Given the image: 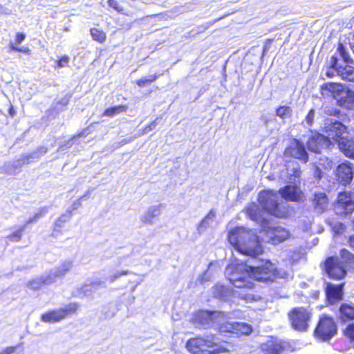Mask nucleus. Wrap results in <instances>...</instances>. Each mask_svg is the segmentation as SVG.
<instances>
[{
  "label": "nucleus",
  "mask_w": 354,
  "mask_h": 354,
  "mask_svg": "<svg viewBox=\"0 0 354 354\" xmlns=\"http://www.w3.org/2000/svg\"><path fill=\"white\" fill-rule=\"evenodd\" d=\"M284 272L276 268L275 266L269 260L261 261L257 266H248L241 262L240 263H232L227 266L225 274L230 282L239 290L250 292L248 289H252L254 283L252 279L258 281H273L277 278H283Z\"/></svg>",
  "instance_id": "nucleus-1"
},
{
  "label": "nucleus",
  "mask_w": 354,
  "mask_h": 354,
  "mask_svg": "<svg viewBox=\"0 0 354 354\" xmlns=\"http://www.w3.org/2000/svg\"><path fill=\"white\" fill-rule=\"evenodd\" d=\"M228 241L241 254L256 257L263 252L259 236L243 227H237L228 233Z\"/></svg>",
  "instance_id": "nucleus-2"
},
{
  "label": "nucleus",
  "mask_w": 354,
  "mask_h": 354,
  "mask_svg": "<svg viewBox=\"0 0 354 354\" xmlns=\"http://www.w3.org/2000/svg\"><path fill=\"white\" fill-rule=\"evenodd\" d=\"M246 213L251 220L260 224L259 233L263 236L262 238L263 241L277 245L289 237L290 233L286 229L281 226L273 225L268 220L262 218L255 205L248 207Z\"/></svg>",
  "instance_id": "nucleus-3"
},
{
  "label": "nucleus",
  "mask_w": 354,
  "mask_h": 354,
  "mask_svg": "<svg viewBox=\"0 0 354 354\" xmlns=\"http://www.w3.org/2000/svg\"><path fill=\"white\" fill-rule=\"evenodd\" d=\"M325 272L333 279L340 280L347 274V268L354 269V255L346 249L340 251V258L330 257L324 264Z\"/></svg>",
  "instance_id": "nucleus-4"
},
{
  "label": "nucleus",
  "mask_w": 354,
  "mask_h": 354,
  "mask_svg": "<svg viewBox=\"0 0 354 354\" xmlns=\"http://www.w3.org/2000/svg\"><path fill=\"white\" fill-rule=\"evenodd\" d=\"M186 348L193 354H216L226 351L212 335L192 338L187 341Z\"/></svg>",
  "instance_id": "nucleus-5"
},
{
  "label": "nucleus",
  "mask_w": 354,
  "mask_h": 354,
  "mask_svg": "<svg viewBox=\"0 0 354 354\" xmlns=\"http://www.w3.org/2000/svg\"><path fill=\"white\" fill-rule=\"evenodd\" d=\"M214 297L223 301H232V299H240L246 303L259 301L261 297L245 290H234L222 284H216L212 290Z\"/></svg>",
  "instance_id": "nucleus-6"
},
{
  "label": "nucleus",
  "mask_w": 354,
  "mask_h": 354,
  "mask_svg": "<svg viewBox=\"0 0 354 354\" xmlns=\"http://www.w3.org/2000/svg\"><path fill=\"white\" fill-rule=\"evenodd\" d=\"M259 202L270 215L278 218L285 216V212L279 206V196L277 192L271 190L261 192L259 195Z\"/></svg>",
  "instance_id": "nucleus-7"
},
{
  "label": "nucleus",
  "mask_w": 354,
  "mask_h": 354,
  "mask_svg": "<svg viewBox=\"0 0 354 354\" xmlns=\"http://www.w3.org/2000/svg\"><path fill=\"white\" fill-rule=\"evenodd\" d=\"M79 308L77 303H70L59 309L49 310L41 316V321L44 323L55 324L65 319L69 315L75 313Z\"/></svg>",
  "instance_id": "nucleus-8"
},
{
  "label": "nucleus",
  "mask_w": 354,
  "mask_h": 354,
  "mask_svg": "<svg viewBox=\"0 0 354 354\" xmlns=\"http://www.w3.org/2000/svg\"><path fill=\"white\" fill-rule=\"evenodd\" d=\"M292 327L298 331H306L311 318L307 309L300 307L293 308L288 314Z\"/></svg>",
  "instance_id": "nucleus-9"
},
{
  "label": "nucleus",
  "mask_w": 354,
  "mask_h": 354,
  "mask_svg": "<svg viewBox=\"0 0 354 354\" xmlns=\"http://www.w3.org/2000/svg\"><path fill=\"white\" fill-rule=\"evenodd\" d=\"M337 333V325L334 319L328 316H322L315 330L316 337L322 341H327Z\"/></svg>",
  "instance_id": "nucleus-10"
},
{
  "label": "nucleus",
  "mask_w": 354,
  "mask_h": 354,
  "mask_svg": "<svg viewBox=\"0 0 354 354\" xmlns=\"http://www.w3.org/2000/svg\"><path fill=\"white\" fill-rule=\"evenodd\" d=\"M334 209L340 216L351 214L354 211V188L352 192L339 194Z\"/></svg>",
  "instance_id": "nucleus-11"
},
{
  "label": "nucleus",
  "mask_w": 354,
  "mask_h": 354,
  "mask_svg": "<svg viewBox=\"0 0 354 354\" xmlns=\"http://www.w3.org/2000/svg\"><path fill=\"white\" fill-rule=\"evenodd\" d=\"M223 316V313L220 311L199 310L194 315L196 324L201 326H214L220 323V317Z\"/></svg>",
  "instance_id": "nucleus-12"
},
{
  "label": "nucleus",
  "mask_w": 354,
  "mask_h": 354,
  "mask_svg": "<svg viewBox=\"0 0 354 354\" xmlns=\"http://www.w3.org/2000/svg\"><path fill=\"white\" fill-rule=\"evenodd\" d=\"M48 212V207H44L38 210V212L32 216L30 217L28 220L26 221L24 226L20 227L19 230L12 232L10 235L8 236V239L14 242H18L21 240L22 236V234L24 231L26 226L28 224L36 223L40 218L44 216Z\"/></svg>",
  "instance_id": "nucleus-13"
},
{
  "label": "nucleus",
  "mask_w": 354,
  "mask_h": 354,
  "mask_svg": "<svg viewBox=\"0 0 354 354\" xmlns=\"http://www.w3.org/2000/svg\"><path fill=\"white\" fill-rule=\"evenodd\" d=\"M281 197L291 201H299L302 197V192L297 185H286L279 190Z\"/></svg>",
  "instance_id": "nucleus-14"
},
{
  "label": "nucleus",
  "mask_w": 354,
  "mask_h": 354,
  "mask_svg": "<svg viewBox=\"0 0 354 354\" xmlns=\"http://www.w3.org/2000/svg\"><path fill=\"white\" fill-rule=\"evenodd\" d=\"M344 284L335 285L326 283V295L330 304H334L342 298Z\"/></svg>",
  "instance_id": "nucleus-15"
},
{
  "label": "nucleus",
  "mask_w": 354,
  "mask_h": 354,
  "mask_svg": "<svg viewBox=\"0 0 354 354\" xmlns=\"http://www.w3.org/2000/svg\"><path fill=\"white\" fill-rule=\"evenodd\" d=\"M261 351L265 354H280L285 348V342L279 339H270L266 343L262 344Z\"/></svg>",
  "instance_id": "nucleus-16"
},
{
  "label": "nucleus",
  "mask_w": 354,
  "mask_h": 354,
  "mask_svg": "<svg viewBox=\"0 0 354 354\" xmlns=\"http://www.w3.org/2000/svg\"><path fill=\"white\" fill-rule=\"evenodd\" d=\"M336 176L342 185L349 184L353 177L351 167L346 163L339 165L336 169Z\"/></svg>",
  "instance_id": "nucleus-17"
},
{
  "label": "nucleus",
  "mask_w": 354,
  "mask_h": 354,
  "mask_svg": "<svg viewBox=\"0 0 354 354\" xmlns=\"http://www.w3.org/2000/svg\"><path fill=\"white\" fill-rule=\"evenodd\" d=\"M311 201L314 207L319 212H323L328 206V197L324 191L315 190Z\"/></svg>",
  "instance_id": "nucleus-18"
},
{
  "label": "nucleus",
  "mask_w": 354,
  "mask_h": 354,
  "mask_svg": "<svg viewBox=\"0 0 354 354\" xmlns=\"http://www.w3.org/2000/svg\"><path fill=\"white\" fill-rule=\"evenodd\" d=\"M163 204L153 205L150 206L145 213L141 216V221L143 223L151 225L153 223V219L159 216L162 213Z\"/></svg>",
  "instance_id": "nucleus-19"
},
{
  "label": "nucleus",
  "mask_w": 354,
  "mask_h": 354,
  "mask_svg": "<svg viewBox=\"0 0 354 354\" xmlns=\"http://www.w3.org/2000/svg\"><path fill=\"white\" fill-rule=\"evenodd\" d=\"M329 141L328 138L323 135L318 134L311 136L307 142V147L308 150L315 153H319L322 149V145L326 144Z\"/></svg>",
  "instance_id": "nucleus-20"
},
{
  "label": "nucleus",
  "mask_w": 354,
  "mask_h": 354,
  "mask_svg": "<svg viewBox=\"0 0 354 354\" xmlns=\"http://www.w3.org/2000/svg\"><path fill=\"white\" fill-rule=\"evenodd\" d=\"M285 155H308L304 144L297 138H292L285 149Z\"/></svg>",
  "instance_id": "nucleus-21"
},
{
  "label": "nucleus",
  "mask_w": 354,
  "mask_h": 354,
  "mask_svg": "<svg viewBox=\"0 0 354 354\" xmlns=\"http://www.w3.org/2000/svg\"><path fill=\"white\" fill-rule=\"evenodd\" d=\"M73 267V261L67 260L64 261L58 267L53 270H51L48 273V275H51L53 279V283L59 278L63 277L67 274Z\"/></svg>",
  "instance_id": "nucleus-22"
},
{
  "label": "nucleus",
  "mask_w": 354,
  "mask_h": 354,
  "mask_svg": "<svg viewBox=\"0 0 354 354\" xmlns=\"http://www.w3.org/2000/svg\"><path fill=\"white\" fill-rule=\"evenodd\" d=\"M25 163L24 158L19 159L12 162L6 163L1 168V172L8 175H15L21 171L22 165Z\"/></svg>",
  "instance_id": "nucleus-23"
},
{
  "label": "nucleus",
  "mask_w": 354,
  "mask_h": 354,
  "mask_svg": "<svg viewBox=\"0 0 354 354\" xmlns=\"http://www.w3.org/2000/svg\"><path fill=\"white\" fill-rule=\"evenodd\" d=\"M26 38V35L24 32H18L15 35V43L10 42L8 45L9 50L10 52L23 53L26 55H30L31 50L28 47H17L16 44H21Z\"/></svg>",
  "instance_id": "nucleus-24"
},
{
  "label": "nucleus",
  "mask_w": 354,
  "mask_h": 354,
  "mask_svg": "<svg viewBox=\"0 0 354 354\" xmlns=\"http://www.w3.org/2000/svg\"><path fill=\"white\" fill-rule=\"evenodd\" d=\"M53 283V279L51 275H43L40 277H37L28 283V287L33 290H39L44 285H48Z\"/></svg>",
  "instance_id": "nucleus-25"
},
{
  "label": "nucleus",
  "mask_w": 354,
  "mask_h": 354,
  "mask_svg": "<svg viewBox=\"0 0 354 354\" xmlns=\"http://www.w3.org/2000/svg\"><path fill=\"white\" fill-rule=\"evenodd\" d=\"M337 145L340 151L344 155H354V140L344 137L337 140Z\"/></svg>",
  "instance_id": "nucleus-26"
},
{
  "label": "nucleus",
  "mask_w": 354,
  "mask_h": 354,
  "mask_svg": "<svg viewBox=\"0 0 354 354\" xmlns=\"http://www.w3.org/2000/svg\"><path fill=\"white\" fill-rule=\"evenodd\" d=\"M72 216L71 211L66 210L60 217L57 218L55 222L54 230L52 232L53 237H58L61 234V230L64 226V224L68 221Z\"/></svg>",
  "instance_id": "nucleus-27"
},
{
  "label": "nucleus",
  "mask_w": 354,
  "mask_h": 354,
  "mask_svg": "<svg viewBox=\"0 0 354 354\" xmlns=\"http://www.w3.org/2000/svg\"><path fill=\"white\" fill-rule=\"evenodd\" d=\"M330 131L333 132V137L334 140L337 142V140L344 138L343 134L346 133L347 127L339 121H335L330 124Z\"/></svg>",
  "instance_id": "nucleus-28"
},
{
  "label": "nucleus",
  "mask_w": 354,
  "mask_h": 354,
  "mask_svg": "<svg viewBox=\"0 0 354 354\" xmlns=\"http://www.w3.org/2000/svg\"><path fill=\"white\" fill-rule=\"evenodd\" d=\"M104 283L96 279L93 281H87L82 287L81 292L86 297L91 296L100 286H104Z\"/></svg>",
  "instance_id": "nucleus-29"
},
{
  "label": "nucleus",
  "mask_w": 354,
  "mask_h": 354,
  "mask_svg": "<svg viewBox=\"0 0 354 354\" xmlns=\"http://www.w3.org/2000/svg\"><path fill=\"white\" fill-rule=\"evenodd\" d=\"M339 319L342 322L354 319V306L343 304L339 307Z\"/></svg>",
  "instance_id": "nucleus-30"
},
{
  "label": "nucleus",
  "mask_w": 354,
  "mask_h": 354,
  "mask_svg": "<svg viewBox=\"0 0 354 354\" xmlns=\"http://www.w3.org/2000/svg\"><path fill=\"white\" fill-rule=\"evenodd\" d=\"M215 218V211H214L213 209L210 210L209 213L205 216V217L199 223L197 228L198 232L200 234L203 233L208 227H209L212 225Z\"/></svg>",
  "instance_id": "nucleus-31"
},
{
  "label": "nucleus",
  "mask_w": 354,
  "mask_h": 354,
  "mask_svg": "<svg viewBox=\"0 0 354 354\" xmlns=\"http://www.w3.org/2000/svg\"><path fill=\"white\" fill-rule=\"evenodd\" d=\"M128 106L126 104H119L118 106H111L106 109L102 113V115L107 117H113L127 111Z\"/></svg>",
  "instance_id": "nucleus-32"
},
{
  "label": "nucleus",
  "mask_w": 354,
  "mask_h": 354,
  "mask_svg": "<svg viewBox=\"0 0 354 354\" xmlns=\"http://www.w3.org/2000/svg\"><path fill=\"white\" fill-rule=\"evenodd\" d=\"M253 331L252 326L247 323L235 322L234 333L236 335H248Z\"/></svg>",
  "instance_id": "nucleus-33"
},
{
  "label": "nucleus",
  "mask_w": 354,
  "mask_h": 354,
  "mask_svg": "<svg viewBox=\"0 0 354 354\" xmlns=\"http://www.w3.org/2000/svg\"><path fill=\"white\" fill-rule=\"evenodd\" d=\"M337 73L342 79L349 82H354V68L351 66H345L337 69Z\"/></svg>",
  "instance_id": "nucleus-34"
},
{
  "label": "nucleus",
  "mask_w": 354,
  "mask_h": 354,
  "mask_svg": "<svg viewBox=\"0 0 354 354\" xmlns=\"http://www.w3.org/2000/svg\"><path fill=\"white\" fill-rule=\"evenodd\" d=\"M225 315L223 313V316L220 317V323L215 324L219 325V331L221 333H234L235 330V322H222L224 320Z\"/></svg>",
  "instance_id": "nucleus-35"
},
{
  "label": "nucleus",
  "mask_w": 354,
  "mask_h": 354,
  "mask_svg": "<svg viewBox=\"0 0 354 354\" xmlns=\"http://www.w3.org/2000/svg\"><path fill=\"white\" fill-rule=\"evenodd\" d=\"M90 34L94 41L100 44L104 43L106 39V35L102 30L91 28L90 29Z\"/></svg>",
  "instance_id": "nucleus-36"
},
{
  "label": "nucleus",
  "mask_w": 354,
  "mask_h": 354,
  "mask_svg": "<svg viewBox=\"0 0 354 354\" xmlns=\"http://www.w3.org/2000/svg\"><path fill=\"white\" fill-rule=\"evenodd\" d=\"M160 75L158 74H153L149 75L148 77H142L136 81V84L139 87H145L151 83L155 82L158 77Z\"/></svg>",
  "instance_id": "nucleus-37"
},
{
  "label": "nucleus",
  "mask_w": 354,
  "mask_h": 354,
  "mask_svg": "<svg viewBox=\"0 0 354 354\" xmlns=\"http://www.w3.org/2000/svg\"><path fill=\"white\" fill-rule=\"evenodd\" d=\"M290 162H288L290 164ZM290 165H288L286 169V174L288 175V180H285L288 183H296L297 178H299L300 171L297 168L294 167L293 171H290L289 167Z\"/></svg>",
  "instance_id": "nucleus-38"
},
{
  "label": "nucleus",
  "mask_w": 354,
  "mask_h": 354,
  "mask_svg": "<svg viewBox=\"0 0 354 354\" xmlns=\"http://www.w3.org/2000/svg\"><path fill=\"white\" fill-rule=\"evenodd\" d=\"M291 113V109L288 106H280L276 109V115L281 118H285Z\"/></svg>",
  "instance_id": "nucleus-39"
},
{
  "label": "nucleus",
  "mask_w": 354,
  "mask_h": 354,
  "mask_svg": "<svg viewBox=\"0 0 354 354\" xmlns=\"http://www.w3.org/2000/svg\"><path fill=\"white\" fill-rule=\"evenodd\" d=\"M131 272L129 270H118L113 274H110L109 277V280L110 282H114L115 280H117L118 278H120L122 276L127 275L129 274H131Z\"/></svg>",
  "instance_id": "nucleus-40"
},
{
  "label": "nucleus",
  "mask_w": 354,
  "mask_h": 354,
  "mask_svg": "<svg viewBox=\"0 0 354 354\" xmlns=\"http://www.w3.org/2000/svg\"><path fill=\"white\" fill-rule=\"evenodd\" d=\"M70 61V58L68 55H63L56 61L57 68H62L68 66Z\"/></svg>",
  "instance_id": "nucleus-41"
},
{
  "label": "nucleus",
  "mask_w": 354,
  "mask_h": 354,
  "mask_svg": "<svg viewBox=\"0 0 354 354\" xmlns=\"http://www.w3.org/2000/svg\"><path fill=\"white\" fill-rule=\"evenodd\" d=\"M108 5L119 13L123 12V8L117 0H107Z\"/></svg>",
  "instance_id": "nucleus-42"
},
{
  "label": "nucleus",
  "mask_w": 354,
  "mask_h": 354,
  "mask_svg": "<svg viewBox=\"0 0 354 354\" xmlns=\"http://www.w3.org/2000/svg\"><path fill=\"white\" fill-rule=\"evenodd\" d=\"M337 50H338L339 54L341 55L342 57L344 59V62H349V55L342 44H339Z\"/></svg>",
  "instance_id": "nucleus-43"
},
{
  "label": "nucleus",
  "mask_w": 354,
  "mask_h": 354,
  "mask_svg": "<svg viewBox=\"0 0 354 354\" xmlns=\"http://www.w3.org/2000/svg\"><path fill=\"white\" fill-rule=\"evenodd\" d=\"M344 335L348 337L351 341H354V324H349L346 328Z\"/></svg>",
  "instance_id": "nucleus-44"
},
{
  "label": "nucleus",
  "mask_w": 354,
  "mask_h": 354,
  "mask_svg": "<svg viewBox=\"0 0 354 354\" xmlns=\"http://www.w3.org/2000/svg\"><path fill=\"white\" fill-rule=\"evenodd\" d=\"M19 346V345L6 347L0 352V354H12L17 351Z\"/></svg>",
  "instance_id": "nucleus-45"
},
{
  "label": "nucleus",
  "mask_w": 354,
  "mask_h": 354,
  "mask_svg": "<svg viewBox=\"0 0 354 354\" xmlns=\"http://www.w3.org/2000/svg\"><path fill=\"white\" fill-rule=\"evenodd\" d=\"M330 68L335 70L337 72V69L340 68L341 66H337V57L335 55H333L330 60Z\"/></svg>",
  "instance_id": "nucleus-46"
},
{
  "label": "nucleus",
  "mask_w": 354,
  "mask_h": 354,
  "mask_svg": "<svg viewBox=\"0 0 354 354\" xmlns=\"http://www.w3.org/2000/svg\"><path fill=\"white\" fill-rule=\"evenodd\" d=\"M211 278V275L209 274L208 270H206L202 276H201L198 280L200 281L201 284L204 283L206 281H208Z\"/></svg>",
  "instance_id": "nucleus-47"
},
{
  "label": "nucleus",
  "mask_w": 354,
  "mask_h": 354,
  "mask_svg": "<svg viewBox=\"0 0 354 354\" xmlns=\"http://www.w3.org/2000/svg\"><path fill=\"white\" fill-rule=\"evenodd\" d=\"M314 115H315L314 110L313 109H310L308 111V114H307V115L306 117V121H307V122H308V124L309 125H311L313 124V122Z\"/></svg>",
  "instance_id": "nucleus-48"
},
{
  "label": "nucleus",
  "mask_w": 354,
  "mask_h": 354,
  "mask_svg": "<svg viewBox=\"0 0 354 354\" xmlns=\"http://www.w3.org/2000/svg\"><path fill=\"white\" fill-rule=\"evenodd\" d=\"M273 41H274L273 39H267L265 41L264 45L263 47V53H266L268 52V50H270V44L272 43Z\"/></svg>",
  "instance_id": "nucleus-49"
},
{
  "label": "nucleus",
  "mask_w": 354,
  "mask_h": 354,
  "mask_svg": "<svg viewBox=\"0 0 354 354\" xmlns=\"http://www.w3.org/2000/svg\"><path fill=\"white\" fill-rule=\"evenodd\" d=\"M82 205L81 200L78 198L77 200L75 201L72 205L67 209L69 211H71V212L77 208H79Z\"/></svg>",
  "instance_id": "nucleus-50"
},
{
  "label": "nucleus",
  "mask_w": 354,
  "mask_h": 354,
  "mask_svg": "<svg viewBox=\"0 0 354 354\" xmlns=\"http://www.w3.org/2000/svg\"><path fill=\"white\" fill-rule=\"evenodd\" d=\"M314 175L317 179H321L322 177V171L317 166L314 167Z\"/></svg>",
  "instance_id": "nucleus-51"
},
{
  "label": "nucleus",
  "mask_w": 354,
  "mask_h": 354,
  "mask_svg": "<svg viewBox=\"0 0 354 354\" xmlns=\"http://www.w3.org/2000/svg\"><path fill=\"white\" fill-rule=\"evenodd\" d=\"M142 279H139V280H133V281L129 280V283H134V286H132V288H131V294H133V292L135 291V290H136V287H137L139 284H140V283H142Z\"/></svg>",
  "instance_id": "nucleus-52"
},
{
  "label": "nucleus",
  "mask_w": 354,
  "mask_h": 354,
  "mask_svg": "<svg viewBox=\"0 0 354 354\" xmlns=\"http://www.w3.org/2000/svg\"><path fill=\"white\" fill-rule=\"evenodd\" d=\"M156 124H157V122H156V120H154V121L151 122L150 124H149L148 125H147L145 127L144 130L145 131H149L153 130L156 127Z\"/></svg>",
  "instance_id": "nucleus-53"
},
{
  "label": "nucleus",
  "mask_w": 354,
  "mask_h": 354,
  "mask_svg": "<svg viewBox=\"0 0 354 354\" xmlns=\"http://www.w3.org/2000/svg\"><path fill=\"white\" fill-rule=\"evenodd\" d=\"M86 135V129H84L82 131L78 132L76 134L73 135V137L71 138V140L78 139V138H81L82 136H85Z\"/></svg>",
  "instance_id": "nucleus-54"
},
{
  "label": "nucleus",
  "mask_w": 354,
  "mask_h": 354,
  "mask_svg": "<svg viewBox=\"0 0 354 354\" xmlns=\"http://www.w3.org/2000/svg\"><path fill=\"white\" fill-rule=\"evenodd\" d=\"M134 301H135V297L133 296V294H130L127 297V299L126 301V304L131 305L132 304L134 303Z\"/></svg>",
  "instance_id": "nucleus-55"
},
{
  "label": "nucleus",
  "mask_w": 354,
  "mask_h": 354,
  "mask_svg": "<svg viewBox=\"0 0 354 354\" xmlns=\"http://www.w3.org/2000/svg\"><path fill=\"white\" fill-rule=\"evenodd\" d=\"M325 85H326V88H327L328 91H333L335 88V87L337 86V84L333 83V82H328V83H326Z\"/></svg>",
  "instance_id": "nucleus-56"
},
{
  "label": "nucleus",
  "mask_w": 354,
  "mask_h": 354,
  "mask_svg": "<svg viewBox=\"0 0 354 354\" xmlns=\"http://www.w3.org/2000/svg\"><path fill=\"white\" fill-rule=\"evenodd\" d=\"M337 227V230H336V232L337 233H341L342 232V231L344 230V224L341 223H338L335 226V227Z\"/></svg>",
  "instance_id": "nucleus-57"
},
{
  "label": "nucleus",
  "mask_w": 354,
  "mask_h": 354,
  "mask_svg": "<svg viewBox=\"0 0 354 354\" xmlns=\"http://www.w3.org/2000/svg\"><path fill=\"white\" fill-rule=\"evenodd\" d=\"M90 193H91V191L88 190L82 197L80 198V199L82 200V199H87V198H88Z\"/></svg>",
  "instance_id": "nucleus-58"
},
{
  "label": "nucleus",
  "mask_w": 354,
  "mask_h": 354,
  "mask_svg": "<svg viewBox=\"0 0 354 354\" xmlns=\"http://www.w3.org/2000/svg\"><path fill=\"white\" fill-rule=\"evenodd\" d=\"M297 158H299L301 160L304 161V162H307L308 160V156H296Z\"/></svg>",
  "instance_id": "nucleus-59"
},
{
  "label": "nucleus",
  "mask_w": 354,
  "mask_h": 354,
  "mask_svg": "<svg viewBox=\"0 0 354 354\" xmlns=\"http://www.w3.org/2000/svg\"><path fill=\"white\" fill-rule=\"evenodd\" d=\"M349 245L351 248H354V236L350 237Z\"/></svg>",
  "instance_id": "nucleus-60"
},
{
  "label": "nucleus",
  "mask_w": 354,
  "mask_h": 354,
  "mask_svg": "<svg viewBox=\"0 0 354 354\" xmlns=\"http://www.w3.org/2000/svg\"><path fill=\"white\" fill-rule=\"evenodd\" d=\"M9 113L10 114V115L12 116H14L16 113V111L15 110L13 109L12 106H11L9 109Z\"/></svg>",
  "instance_id": "nucleus-61"
},
{
  "label": "nucleus",
  "mask_w": 354,
  "mask_h": 354,
  "mask_svg": "<svg viewBox=\"0 0 354 354\" xmlns=\"http://www.w3.org/2000/svg\"><path fill=\"white\" fill-rule=\"evenodd\" d=\"M212 265H213V263H210L209 264L208 270L210 268V267H211Z\"/></svg>",
  "instance_id": "nucleus-62"
},
{
  "label": "nucleus",
  "mask_w": 354,
  "mask_h": 354,
  "mask_svg": "<svg viewBox=\"0 0 354 354\" xmlns=\"http://www.w3.org/2000/svg\"><path fill=\"white\" fill-rule=\"evenodd\" d=\"M327 75H328V77H331L333 76V75H332V74L330 75V74H329L328 73H327Z\"/></svg>",
  "instance_id": "nucleus-63"
},
{
  "label": "nucleus",
  "mask_w": 354,
  "mask_h": 354,
  "mask_svg": "<svg viewBox=\"0 0 354 354\" xmlns=\"http://www.w3.org/2000/svg\"><path fill=\"white\" fill-rule=\"evenodd\" d=\"M349 157H350V158H354V156H349Z\"/></svg>",
  "instance_id": "nucleus-64"
}]
</instances>
